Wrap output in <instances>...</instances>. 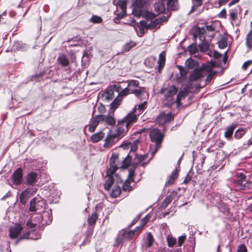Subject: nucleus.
<instances>
[{"instance_id": "nucleus-1", "label": "nucleus", "mask_w": 252, "mask_h": 252, "mask_svg": "<svg viewBox=\"0 0 252 252\" xmlns=\"http://www.w3.org/2000/svg\"><path fill=\"white\" fill-rule=\"evenodd\" d=\"M135 112L136 109L134 108L122 120L119 121L116 133L115 134L117 137L124 136L128 131L129 126L136 122L137 116Z\"/></svg>"}, {"instance_id": "nucleus-2", "label": "nucleus", "mask_w": 252, "mask_h": 252, "mask_svg": "<svg viewBox=\"0 0 252 252\" xmlns=\"http://www.w3.org/2000/svg\"><path fill=\"white\" fill-rule=\"evenodd\" d=\"M131 94H134L135 96L140 100L146 99L148 97V94L145 88L139 86V82L136 80H130L127 81L126 87Z\"/></svg>"}, {"instance_id": "nucleus-3", "label": "nucleus", "mask_w": 252, "mask_h": 252, "mask_svg": "<svg viewBox=\"0 0 252 252\" xmlns=\"http://www.w3.org/2000/svg\"><path fill=\"white\" fill-rule=\"evenodd\" d=\"M150 137L153 142L156 143L154 150L152 152V157L157 153L161 147V144L163 140L164 134L158 128H154L150 131ZM153 157H152V158Z\"/></svg>"}, {"instance_id": "nucleus-4", "label": "nucleus", "mask_w": 252, "mask_h": 252, "mask_svg": "<svg viewBox=\"0 0 252 252\" xmlns=\"http://www.w3.org/2000/svg\"><path fill=\"white\" fill-rule=\"evenodd\" d=\"M233 183L236 187L241 189H245L248 187V183L246 180V176L243 173H237L234 179Z\"/></svg>"}, {"instance_id": "nucleus-5", "label": "nucleus", "mask_w": 252, "mask_h": 252, "mask_svg": "<svg viewBox=\"0 0 252 252\" xmlns=\"http://www.w3.org/2000/svg\"><path fill=\"white\" fill-rule=\"evenodd\" d=\"M174 119L171 112L166 113L165 111L160 113L156 117L155 122L160 126L170 123Z\"/></svg>"}, {"instance_id": "nucleus-6", "label": "nucleus", "mask_w": 252, "mask_h": 252, "mask_svg": "<svg viewBox=\"0 0 252 252\" xmlns=\"http://www.w3.org/2000/svg\"><path fill=\"white\" fill-rule=\"evenodd\" d=\"M134 237L133 232L131 230L122 229L119 232L116 238V244L119 245L125 240H130Z\"/></svg>"}, {"instance_id": "nucleus-7", "label": "nucleus", "mask_w": 252, "mask_h": 252, "mask_svg": "<svg viewBox=\"0 0 252 252\" xmlns=\"http://www.w3.org/2000/svg\"><path fill=\"white\" fill-rule=\"evenodd\" d=\"M23 170L21 167L17 168L13 173L11 177V181L16 186L20 185L23 179Z\"/></svg>"}, {"instance_id": "nucleus-8", "label": "nucleus", "mask_w": 252, "mask_h": 252, "mask_svg": "<svg viewBox=\"0 0 252 252\" xmlns=\"http://www.w3.org/2000/svg\"><path fill=\"white\" fill-rule=\"evenodd\" d=\"M38 174L35 172H29L25 176V181L23 185L28 186H35L37 182Z\"/></svg>"}, {"instance_id": "nucleus-9", "label": "nucleus", "mask_w": 252, "mask_h": 252, "mask_svg": "<svg viewBox=\"0 0 252 252\" xmlns=\"http://www.w3.org/2000/svg\"><path fill=\"white\" fill-rule=\"evenodd\" d=\"M44 204L42 200H40L36 198H32L30 201L29 210L31 212H35L40 209Z\"/></svg>"}, {"instance_id": "nucleus-10", "label": "nucleus", "mask_w": 252, "mask_h": 252, "mask_svg": "<svg viewBox=\"0 0 252 252\" xmlns=\"http://www.w3.org/2000/svg\"><path fill=\"white\" fill-rule=\"evenodd\" d=\"M23 227L20 224H16L9 228V237L11 239L17 238L21 232Z\"/></svg>"}, {"instance_id": "nucleus-11", "label": "nucleus", "mask_w": 252, "mask_h": 252, "mask_svg": "<svg viewBox=\"0 0 252 252\" xmlns=\"http://www.w3.org/2000/svg\"><path fill=\"white\" fill-rule=\"evenodd\" d=\"M204 75L201 69L196 68L190 73L189 80L191 82L197 81L203 77Z\"/></svg>"}, {"instance_id": "nucleus-12", "label": "nucleus", "mask_w": 252, "mask_h": 252, "mask_svg": "<svg viewBox=\"0 0 252 252\" xmlns=\"http://www.w3.org/2000/svg\"><path fill=\"white\" fill-rule=\"evenodd\" d=\"M216 198H214L212 200V203L216 205L218 208L223 212L228 211V208L227 205L221 201L220 195L216 194Z\"/></svg>"}, {"instance_id": "nucleus-13", "label": "nucleus", "mask_w": 252, "mask_h": 252, "mask_svg": "<svg viewBox=\"0 0 252 252\" xmlns=\"http://www.w3.org/2000/svg\"><path fill=\"white\" fill-rule=\"evenodd\" d=\"M31 190L30 188H27L23 191L19 195L20 202L23 204L25 205L32 195Z\"/></svg>"}, {"instance_id": "nucleus-14", "label": "nucleus", "mask_w": 252, "mask_h": 252, "mask_svg": "<svg viewBox=\"0 0 252 252\" xmlns=\"http://www.w3.org/2000/svg\"><path fill=\"white\" fill-rule=\"evenodd\" d=\"M34 234V231L32 230L30 231L27 232L25 234H24L22 237H21L17 241V242L21 240L26 239H30L32 240H37L39 239L41 237V234L40 233H35L36 236H33V234Z\"/></svg>"}, {"instance_id": "nucleus-15", "label": "nucleus", "mask_w": 252, "mask_h": 252, "mask_svg": "<svg viewBox=\"0 0 252 252\" xmlns=\"http://www.w3.org/2000/svg\"><path fill=\"white\" fill-rule=\"evenodd\" d=\"M177 91L178 90L175 86L172 85L169 86L163 90V93L164 94V97L168 96L174 97L177 93Z\"/></svg>"}, {"instance_id": "nucleus-16", "label": "nucleus", "mask_w": 252, "mask_h": 252, "mask_svg": "<svg viewBox=\"0 0 252 252\" xmlns=\"http://www.w3.org/2000/svg\"><path fill=\"white\" fill-rule=\"evenodd\" d=\"M177 195V191L173 190L170 192V194L167 195L166 198L164 199L162 204V207L165 208L169 204L171 203L173 199Z\"/></svg>"}, {"instance_id": "nucleus-17", "label": "nucleus", "mask_w": 252, "mask_h": 252, "mask_svg": "<svg viewBox=\"0 0 252 252\" xmlns=\"http://www.w3.org/2000/svg\"><path fill=\"white\" fill-rule=\"evenodd\" d=\"M236 126L237 125L236 124H232L226 127L224 135L228 140H232L233 139L232 135Z\"/></svg>"}, {"instance_id": "nucleus-18", "label": "nucleus", "mask_w": 252, "mask_h": 252, "mask_svg": "<svg viewBox=\"0 0 252 252\" xmlns=\"http://www.w3.org/2000/svg\"><path fill=\"white\" fill-rule=\"evenodd\" d=\"M57 62L62 67H66L69 64V62L67 56L63 54L59 56L57 58Z\"/></svg>"}, {"instance_id": "nucleus-19", "label": "nucleus", "mask_w": 252, "mask_h": 252, "mask_svg": "<svg viewBox=\"0 0 252 252\" xmlns=\"http://www.w3.org/2000/svg\"><path fill=\"white\" fill-rule=\"evenodd\" d=\"M117 137L115 134L107 135L105 139V143L103 145L104 147L110 148L115 143L114 139Z\"/></svg>"}, {"instance_id": "nucleus-20", "label": "nucleus", "mask_w": 252, "mask_h": 252, "mask_svg": "<svg viewBox=\"0 0 252 252\" xmlns=\"http://www.w3.org/2000/svg\"><path fill=\"white\" fill-rule=\"evenodd\" d=\"M206 32L205 29L204 28H200L198 27L195 33L193 34V38L195 40L197 36H199V39L202 41L205 40V36L204 35V33Z\"/></svg>"}, {"instance_id": "nucleus-21", "label": "nucleus", "mask_w": 252, "mask_h": 252, "mask_svg": "<svg viewBox=\"0 0 252 252\" xmlns=\"http://www.w3.org/2000/svg\"><path fill=\"white\" fill-rule=\"evenodd\" d=\"M178 176V173L176 170H174L171 173V174L168 177L167 180L166 181L165 186H170L172 185L175 180L177 178Z\"/></svg>"}, {"instance_id": "nucleus-22", "label": "nucleus", "mask_w": 252, "mask_h": 252, "mask_svg": "<svg viewBox=\"0 0 252 252\" xmlns=\"http://www.w3.org/2000/svg\"><path fill=\"white\" fill-rule=\"evenodd\" d=\"M203 0H191L192 5L188 14L194 12L202 4Z\"/></svg>"}, {"instance_id": "nucleus-23", "label": "nucleus", "mask_w": 252, "mask_h": 252, "mask_svg": "<svg viewBox=\"0 0 252 252\" xmlns=\"http://www.w3.org/2000/svg\"><path fill=\"white\" fill-rule=\"evenodd\" d=\"M14 50L25 51L28 49L29 46L26 43L17 41L14 44Z\"/></svg>"}, {"instance_id": "nucleus-24", "label": "nucleus", "mask_w": 252, "mask_h": 252, "mask_svg": "<svg viewBox=\"0 0 252 252\" xmlns=\"http://www.w3.org/2000/svg\"><path fill=\"white\" fill-rule=\"evenodd\" d=\"M105 133L102 131H99L94 134L91 137V141L94 143H96L100 141L102 138L104 137Z\"/></svg>"}, {"instance_id": "nucleus-25", "label": "nucleus", "mask_w": 252, "mask_h": 252, "mask_svg": "<svg viewBox=\"0 0 252 252\" xmlns=\"http://www.w3.org/2000/svg\"><path fill=\"white\" fill-rule=\"evenodd\" d=\"M98 219V215L96 212H94L88 219V222L89 227L94 228L96 220Z\"/></svg>"}, {"instance_id": "nucleus-26", "label": "nucleus", "mask_w": 252, "mask_h": 252, "mask_svg": "<svg viewBox=\"0 0 252 252\" xmlns=\"http://www.w3.org/2000/svg\"><path fill=\"white\" fill-rule=\"evenodd\" d=\"M246 133V129L243 127H240L235 132L234 138L236 140H239L244 136Z\"/></svg>"}, {"instance_id": "nucleus-27", "label": "nucleus", "mask_w": 252, "mask_h": 252, "mask_svg": "<svg viewBox=\"0 0 252 252\" xmlns=\"http://www.w3.org/2000/svg\"><path fill=\"white\" fill-rule=\"evenodd\" d=\"M165 62V54L164 52H162L159 55V58L158 61V69L159 71L161 69L164 65Z\"/></svg>"}, {"instance_id": "nucleus-28", "label": "nucleus", "mask_w": 252, "mask_h": 252, "mask_svg": "<svg viewBox=\"0 0 252 252\" xmlns=\"http://www.w3.org/2000/svg\"><path fill=\"white\" fill-rule=\"evenodd\" d=\"M176 101L174 97L168 96L167 97H164L163 100V103L164 105L166 107H170Z\"/></svg>"}, {"instance_id": "nucleus-29", "label": "nucleus", "mask_w": 252, "mask_h": 252, "mask_svg": "<svg viewBox=\"0 0 252 252\" xmlns=\"http://www.w3.org/2000/svg\"><path fill=\"white\" fill-rule=\"evenodd\" d=\"M138 143L139 140H135L133 142L132 144H131L130 143H127L123 146L125 149L130 148L131 151L135 152L137 149Z\"/></svg>"}, {"instance_id": "nucleus-30", "label": "nucleus", "mask_w": 252, "mask_h": 252, "mask_svg": "<svg viewBox=\"0 0 252 252\" xmlns=\"http://www.w3.org/2000/svg\"><path fill=\"white\" fill-rule=\"evenodd\" d=\"M155 10L158 14L162 13L165 11V4L163 2H157L155 4Z\"/></svg>"}, {"instance_id": "nucleus-31", "label": "nucleus", "mask_w": 252, "mask_h": 252, "mask_svg": "<svg viewBox=\"0 0 252 252\" xmlns=\"http://www.w3.org/2000/svg\"><path fill=\"white\" fill-rule=\"evenodd\" d=\"M103 97H104L105 99L107 100H112L115 97L114 92L110 87L109 89L105 92L103 94Z\"/></svg>"}, {"instance_id": "nucleus-32", "label": "nucleus", "mask_w": 252, "mask_h": 252, "mask_svg": "<svg viewBox=\"0 0 252 252\" xmlns=\"http://www.w3.org/2000/svg\"><path fill=\"white\" fill-rule=\"evenodd\" d=\"M118 4L119 6L120 7L122 11V13L120 17V18H122L125 16V15L126 13V2L124 0H119L118 1Z\"/></svg>"}, {"instance_id": "nucleus-33", "label": "nucleus", "mask_w": 252, "mask_h": 252, "mask_svg": "<svg viewBox=\"0 0 252 252\" xmlns=\"http://www.w3.org/2000/svg\"><path fill=\"white\" fill-rule=\"evenodd\" d=\"M114 178L112 176L108 177L107 179L106 180L104 184V189L107 190H109L114 183Z\"/></svg>"}, {"instance_id": "nucleus-34", "label": "nucleus", "mask_w": 252, "mask_h": 252, "mask_svg": "<svg viewBox=\"0 0 252 252\" xmlns=\"http://www.w3.org/2000/svg\"><path fill=\"white\" fill-rule=\"evenodd\" d=\"M167 5L171 10H175L178 9V2L177 0H167Z\"/></svg>"}, {"instance_id": "nucleus-35", "label": "nucleus", "mask_w": 252, "mask_h": 252, "mask_svg": "<svg viewBox=\"0 0 252 252\" xmlns=\"http://www.w3.org/2000/svg\"><path fill=\"white\" fill-rule=\"evenodd\" d=\"M122 100V98L117 97L113 100V101L110 104V107L111 110H115L121 104V102Z\"/></svg>"}, {"instance_id": "nucleus-36", "label": "nucleus", "mask_w": 252, "mask_h": 252, "mask_svg": "<svg viewBox=\"0 0 252 252\" xmlns=\"http://www.w3.org/2000/svg\"><path fill=\"white\" fill-rule=\"evenodd\" d=\"M198 47L201 52H206L208 51L210 49V44L205 40L199 44Z\"/></svg>"}, {"instance_id": "nucleus-37", "label": "nucleus", "mask_w": 252, "mask_h": 252, "mask_svg": "<svg viewBox=\"0 0 252 252\" xmlns=\"http://www.w3.org/2000/svg\"><path fill=\"white\" fill-rule=\"evenodd\" d=\"M246 44L249 49L252 47V29H251L247 35Z\"/></svg>"}, {"instance_id": "nucleus-38", "label": "nucleus", "mask_w": 252, "mask_h": 252, "mask_svg": "<svg viewBox=\"0 0 252 252\" xmlns=\"http://www.w3.org/2000/svg\"><path fill=\"white\" fill-rule=\"evenodd\" d=\"M121 192V189L120 187H115L110 193V195L113 198H116L120 195Z\"/></svg>"}, {"instance_id": "nucleus-39", "label": "nucleus", "mask_w": 252, "mask_h": 252, "mask_svg": "<svg viewBox=\"0 0 252 252\" xmlns=\"http://www.w3.org/2000/svg\"><path fill=\"white\" fill-rule=\"evenodd\" d=\"M136 45V44L133 42H130L125 44L122 48V51L124 52H126L129 51L131 48L134 47Z\"/></svg>"}, {"instance_id": "nucleus-40", "label": "nucleus", "mask_w": 252, "mask_h": 252, "mask_svg": "<svg viewBox=\"0 0 252 252\" xmlns=\"http://www.w3.org/2000/svg\"><path fill=\"white\" fill-rule=\"evenodd\" d=\"M131 181L130 180L127 179L123 185V189L124 191H129L132 189V187L130 185Z\"/></svg>"}, {"instance_id": "nucleus-41", "label": "nucleus", "mask_w": 252, "mask_h": 252, "mask_svg": "<svg viewBox=\"0 0 252 252\" xmlns=\"http://www.w3.org/2000/svg\"><path fill=\"white\" fill-rule=\"evenodd\" d=\"M110 167L108 168L106 172V176L109 177L110 176H113V174L118 169V167L117 165H110Z\"/></svg>"}, {"instance_id": "nucleus-42", "label": "nucleus", "mask_w": 252, "mask_h": 252, "mask_svg": "<svg viewBox=\"0 0 252 252\" xmlns=\"http://www.w3.org/2000/svg\"><path fill=\"white\" fill-rule=\"evenodd\" d=\"M168 246L169 247H173L176 243V238L171 235H168L167 237Z\"/></svg>"}, {"instance_id": "nucleus-43", "label": "nucleus", "mask_w": 252, "mask_h": 252, "mask_svg": "<svg viewBox=\"0 0 252 252\" xmlns=\"http://www.w3.org/2000/svg\"><path fill=\"white\" fill-rule=\"evenodd\" d=\"M188 51L190 53V54H195L197 51V48L196 47V44L195 43L190 44L188 47Z\"/></svg>"}, {"instance_id": "nucleus-44", "label": "nucleus", "mask_w": 252, "mask_h": 252, "mask_svg": "<svg viewBox=\"0 0 252 252\" xmlns=\"http://www.w3.org/2000/svg\"><path fill=\"white\" fill-rule=\"evenodd\" d=\"M106 123L109 126H114L116 123L115 119L111 116H106Z\"/></svg>"}, {"instance_id": "nucleus-45", "label": "nucleus", "mask_w": 252, "mask_h": 252, "mask_svg": "<svg viewBox=\"0 0 252 252\" xmlns=\"http://www.w3.org/2000/svg\"><path fill=\"white\" fill-rule=\"evenodd\" d=\"M154 239L153 235L151 233L149 232L147 234V242L146 243V246L148 248L151 247L154 242Z\"/></svg>"}, {"instance_id": "nucleus-46", "label": "nucleus", "mask_w": 252, "mask_h": 252, "mask_svg": "<svg viewBox=\"0 0 252 252\" xmlns=\"http://www.w3.org/2000/svg\"><path fill=\"white\" fill-rule=\"evenodd\" d=\"M229 16L230 19L235 21L238 18V12L237 9H231L229 11Z\"/></svg>"}, {"instance_id": "nucleus-47", "label": "nucleus", "mask_w": 252, "mask_h": 252, "mask_svg": "<svg viewBox=\"0 0 252 252\" xmlns=\"http://www.w3.org/2000/svg\"><path fill=\"white\" fill-rule=\"evenodd\" d=\"M147 102L146 101H144L143 102L138 105L137 108V110L139 112L138 114V115H140L144 112L147 107Z\"/></svg>"}, {"instance_id": "nucleus-48", "label": "nucleus", "mask_w": 252, "mask_h": 252, "mask_svg": "<svg viewBox=\"0 0 252 252\" xmlns=\"http://www.w3.org/2000/svg\"><path fill=\"white\" fill-rule=\"evenodd\" d=\"M159 20H158V18H157L154 21H152L150 24L148 25L147 28L149 29L156 28L160 24Z\"/></svg>"}, {"instance_id": "nucleus-49", "label": "nucleus", "mask_w": 252, "mask_h": 252, "mask_svg": "<svg viewBox=\"0 0 252 252\" xmlns=\"http://www.w3.org/2000/svg\"><path fill=\"white\" fill-rule=\"evenodd\" d=\"M219 47L220 49H223L227 46V38L226 37H222L221 40L218 41Z\"/></svg>"}, {"instance_id": "nucleus-50", "label": "nucleus", "mask_w": 252, "mask_h": 252, "mask_svg": "<svg viewBox=\"0 0 252 252\" xmlns=\"http://www.w3.org/2000/svg\"><path fill=\"white\" fill-rule=\"evenodd\" d=\"M146 0H135L134 4L136 8L141 9L146 4Z\"/></svg>"}, {"instance_id": "nucleus-51", "label": "nucleus", "mask_w": 252, "mask_h": 252, "mask_svg": "<svg viewBox=\"0 0 252 252\" xmlns=\"http://www.w3.org/2000/svg\"><path fill=\"white\" fill-rule=\"evenodd\" d=\"M98 125L97 121L94 120L93 121L92 124L89 126V130L91 132H93L95 131L96 127Z\"/></svg>"}, {"instance_id": "nucleus-52", "label": "nucleus", "mask_w": 252, "mask_h": 252, "mask_svg": "<svg viewBox=\"0 0 252 252\" xmlns=\"http://www.w3.org/2000/svg\"><path fill=\"white\" fill-rule=\"evenodd\" d=\"M199 69H201L202 72H203V73H204V71H206L208 73L213 71L212 70L211 65H210V64H209V63L203 64L201 67L199 68Z\"/></svg>"}, {"instance_id": "nucleus-53", "label": "nucleus", "mask_w": 252, "mask_h": 252, "mask_svg": "<svg viewBox=\"0 0 252 252\" xmlns=\"http://www.w3.org/2000/svg\"><path fill=\"white\" fill-rule=\"evenodd\" d=\"M130 94L129 91H128L127 87L122 90L118 94V96L120 98H122L125 96L127 95L128 94Z\"/></svg>"}, {"instance_id": "nucleus-54", "label": "nucleus", "mask_w": 252, "mask_h": 252, "mask_svg": "<svg viewBox=\"0 0 252 252\" xmlns=\"http://www.w3.org/2000/svg\"><path fill=\"white\" fill-rule=\"evenodd\" d=\"M90 21L93 23H100L102 21V19L98 16L93 15Z\"/></svg>"}, {"instance_id": "nucleus-55", "label": "nucleus", "mask_w": 252, "mask_h": 252, "mask_svg": "<svg viewBox=\"0 0 252 252\" xmlns=\"http://www.w3.org/2000/svg\"><path fill=\"white\" fill-rule=\"evenodd\" d=\"M118 159V156L114 154H112L111 157L109 159L110 165H117L116 162Z\"/></svg>"}, {"instance_id": "nucleus-56", "label": "nucleus", "mask_w": 252, "mask_h": 252, "mask_svg": "<svg viewBox=\"0 0 252 252\" xmlns=\"http://www.w3.org/2000/svg\"><path fill=\"white\" fill-rule=\"evenodd\" d=\"M44 74L45 73L44 72H40L39 74H36L34 75H32V81H40L41 78L44 75Z\"/></svg>"}, {"instance_id": "nucleus-57", "label": "nucleus", "mask_w": 252, "mask_h": 252, "mask_svg": "<svg viewBox=\"0 0 252 252\" xmlns=\"http://www.w3.org/2000/svg\"><path fill=\"white\" fill-rule=\"evenodd\" d=\"M216 74V72L212 71L210 72L206 78L205 82L206 83H210L211 80L213 79Z\"/></svg>"}, {"instance_id": "nucleus-58", "label": "nucleus", "mask_w": 252, "mask_h": 252, "mask_svg": "<svg viewBox=\"0 0 252 252\" xmlns=\"http://www.w3.org/2000/svg\"><path fill=\"white\" fill-rule=\"evenodd\" d=\"M111 89L114 92H116L119 93V92L122 90V88L120 84H114L110 86Z\"/></svg>"}, {"instance_id": "nucleus-59", "label": "nucleus", "mask_w": 252, "mask_h": 252, "mask_svg": "<svg viewBox=\"0 0 252 252\" xmlns=\"http://www.w3.org/2000/svg\"><path fill=\"white\" fill-rule=\"evenodd\" d=\"M106 116L103 115H98L94 117V120L97 121L98 124L101 122H105Z\"/></svg>"}, {"instance_id": "nucleus-60", "label": "nucleus", "mask_w": 252, "mask_h": 252, "mask_svg": "<svg viewBox=\"0 0 252 252\" xmlns=\"http://www.w3.org/2000/svg\"><path fill=\"white\" fill-rule=\"evenodd\" d=\"M94 231V228L92 227H89L87 230L85 232V235L86 237L91 238Z\"/></svg>"}, {"instance_id": "nucleus-61", "label": "nucleus", "mask_w": 252, "mask_h": 252, "mask_svg": "<svg viewBox=\"0 0 252 252\" xmlns=\"http://www.w3.org/2000/svg\"><path fill=\"white\" fill-rule=\"evenodd\" d=\"M187 95L186 92L181 91L179 93L176 97V101L177 102H179L182 98H184L185 96Z\"/></svg>"}, {"instance_id": "nucleus-62", "label": "nucleus", "mask_w": 252, "mask_h": 252, "mask_svg": "<svg viewBox=\"0 0 252 252\" xmlns=\"http://www.w3.org/2000/svg\"><path fill=\"white\" fill-rule=\"evenodd\" d=\"M132 12L135 16L139 17L141 15L142 10L141 9L135 7Z\"/></svg>"}, {"instance_id": "nucleus-63", "label": "nucleus", "mask_w": 252, "mask_h": 252, "mask_svg": "<svg viewBox=\"0 0 252 252\" xmlns=\"http://www.w3.org/2000/svg\"><path fill=\"white\" fill-rule=\"evenodd\" d=\"M252 64V60H248L246 62H245L243 65H242V69L244 70H246L249 66Z\"/></svg>"}, {"instance_id": "nucleus-64", "label": "nucleus", "mask_w": 252, "mask_h": 252, "mask_svg": "<svg viewBox=\"0 0 252 252\" xmlns=\"http://www.w3.org/2000/svg\"><path fill=\"white\" fill-rule=\"evenodd\" d=\"M238 252H247V249L245 244H241L238 247Z\"/></svg>"}]
</instances>
